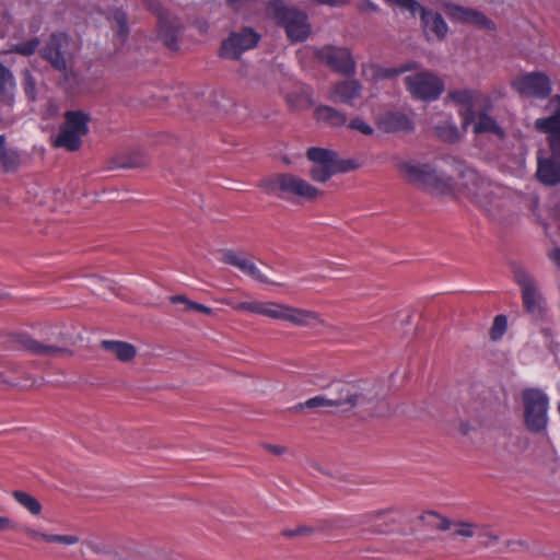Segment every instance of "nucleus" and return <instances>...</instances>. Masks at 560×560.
Returning <instances> with one entry per match:
<instances>
[{
	"label": "nucleus",
	"instance_id": "28",
	"mask_svg": "<svg viewBox=\"0 0 560 560\" xmlns=\"http://www.w3.org/2000/svg\"><path fill=\"white\" fill-rule=\"evenodd\" d=\"M102 347L122 362L132 360L137 353L132 345L124 341L105 340L102 342Z\"/></svg>",
	"mask_w": 560,
	"mask_h": 560
},
{
	"label": "nucleus",
	"instance_id": "54",
	"mask_svg": "<svg viewBox=\"0 0 560 560\" xmlns=\"http://www.w3.org/2000/svg\"><path fill=\"white\" fill-rule=\"evenodd\" d=\"M171 302L174 304L183 303L187 310V302H190V300H188L185 295H174L171 298Z\"/></svg>",
	"mask_w": 560,
	"mask_h": 560
},
{
	"label": "nucleus",
	"instance_id": "7",
	"mask_svg": "<svg viewBox=\"0 0 560 560\" xmlns=\"http://www.w3.org/2000/svg\"><path fill=\"white\" fill-rule=\"evenodd\" d=\"M521 398L526 428L535 433L545 431L549 420L548 395L541 388L528 387L522 390Z\"/></svg>",
	"mask_w": 560,
	"mask_h": 560
},
{
	"label": "nucleus",
	"instance_id": "26",
	"mask_svg": "<svg viewBox=\"0 0 560 560\" xmlns=\"http://www.w3.org/2000/svg\"><path fill=\"white\" fill-rule=\"evenodd\" d=\"M315 119L320 122L328 125L332 128H339L346 125L347 117L340 110L326 105H320L316 107L314 112Z\"/></svg>",
	"mask_w": 560,
	"mask_h": 560
},
{
	"label": "nucleus",
	"instance_id": "22",
	"mask_svg": "<svg viewBox=\"0 0 560 560\" xmlns=\"http://www.w3.org/2000/svg\"><path fill=\"white\" fill-rule=\"evenodd\" d=\"M361 91L362 86L357 80L341 81L331 88L330 98L353 105L354 101L360 97Z\"/></svg>",
	"mask_w": 560,
	"mask_h": 560
},
{
	"label": "nucleus",
	"instance_id": "27",
	"mask_svg": "<svg viewBox=\"0 0 560 560\" xmlns=\"http://www.w3.org/2000/svg\"><path fill=\"white\" fill-rule=\"evenodd\" d=\"M477 523L464 520H451L450 522V537L453 539H459L467 541L475 537Z\"/></svg>",
	"mask_w": 560,
	"mask_h": 560
},
{
	"label": "nucleus",
	"instance_id": "32",
	"mask_svg": "<svg viewBox=\"0 0 560 560\" xmlns=\"http://www.w3.org/2000/svg\"><path fill=\"white\" fill-rule=\"evenodd\" d=\"M475 537L486 548L495 546L500 540L499 533L489 524L477 523Z\"/></svg>",
	"mask_w": 560,
	"mask_h": 560
},
{
	"label": "nucleus",
	"instance_id": "40",
	"mask_svg": "<svg viewBox=\"0 0 560 560\" xmlns=\"http://www.w3.org/2000/svg\"><path fill=\"white\" fill-rule=\"evenodd\" d=\"M38 45H39V40L37 38H34L28 42L14 45L10 51H14V52L23 55V56H31L35 52Z\"/></svg>",
	"mask_w": 560,
	"mask_h": 560
},
{
	"label": "nucleus",
	"instance_id": "5",
	"mask_svg": "<svg viewBox=\"0 0 560 560\" xmlns=\"http://www.w3.org/2000/svg\"><path fill=\"white\" fill-rule=\"evenodd\" d=\"M267 16L277 25L284 28L287 37L292 43L304 42L308 38L312 27L307 15L287 5L283 0H271L266 7Z\"/></svg>",
	"mask_w": 560,
	"mask_h": 560
},
{
	"label": "nucleus",
	"instance_id": "10",
	"mask_svg": "<svg viewBox=\"0 0 560 560\" xmlns=\"http://www.w3.org/2000/svg\"><path fill=\"white\" fill-rule=\"evenodd\" d=\"M313 54L319 62L342 75H353L357 61L347 47L326 45L313 48Z\"/></svg>",
	"mask_w": 560,
	"mask_h": 560
},
{
	"label": "nucleus",
	"instance_id": "53",
	"mask_svg": "<svg viewBox=\"0 0 560 560\" xmlns=\"http://www.w3.org/2000/svg\"><path fill=\"white\" fill-rule=\"evenodd\" d=\"M548 256L558 267H560V248L550 250Z\"/></svg>",
	"mask_w": 560,
	"mask_h": 560
},
{
	"label": "nucleus",
	"instance_id": "51",
	"mask_svg": "<svg viewBox=\"0 0 560 560\" xmlns=\"http://www.w3.org/2000/svg\"><path fill=\"white\" fill-rule=\"evenodd\" d=\"M264 447H265V450H267L268 452H270L275 455H282L287 452V448L281 445L265 444Z\"/></svg>",
	"mask_w": 560,
	"mask_h": 560
},
{
	"label": "nucleus",
	"instance_id": "17",
	"mask_svg": "<svg viewBox=\"0 0 560 560\" xmlns=\"http://www.w3.org/2000/svg\"><path fill=\"white\" fill-rule=\"evenodd\" d=\"M220 261L225 265L237 268L244 275L250 277L254 281L268 285H280V283L270 280L259 268L243 253L233 249H222L220 252Z\"/></svg>",
	"mask_w": 560,
	"mask_h": 560
},
{
	"label": "nucleus",
	"instance_id": "24",
	"mask_svg": "<svg viewBox=\"0 0 560 560\" xmlns=\"http://www.w3.org/2000/svg\"><path fill=\"white\" fill-rule=\"evenodd\" d=\"M20 345L28 352L43 357H56L67 352L62 347L39 342L28 336H21Z\"/></svg>",
	"mask_w": 560,
	"mask_h": 560
},
{
	"label": "nucleus",
	"instance_id": "6",
	"mask_svg": "<svg viewBox=\"0 0 560 560\" xmlns=\"http://www.w3.org/2000/svg\"><path fill=\"white\" fill-rule=\"evenodd\" d=\"M261 187L269 195L283 199L296 198L303 201H314L323 195L320 190L303 178L293 174H278L262 182Z\"/></svg>",
	"mask_w": 560,
	"mask_h": 560
},
{
	"label": "nucleus",
	"instance_id": "30",
	"mask_svg": "<svg viewBox=\"0 0 560 560\" xmlns=\"http://www.w3.org/2000/svg\"><path fill=\"white\" fill-rule=\"evenodd\" d=\"M148 162L149 158L142 150H132L127 152L126 155L117 156L114 161V166L118 168H133L144 166Z\"/></svg>",
	"mask_w": 560,
	"mask_h": 560
},
{
	"label": "nucleus",
	"instance_id": "11",
	"mask_svg": "<svg viewBox=\"0 0 560 560\" xmlns=\"http://www.w3.org/2000/svg\"><path fill=\"white\" fill-rule=\"evenodd\" d=\"M306 156L313 164L311 176L316 182L325 183L337 172L349 170L339 165L338 155L332 150L313 147L306 151Z\"/></svg>",
	"mask_w": 560,
	"mask_h": 560
},
{
	"label": "nucleus",
	"instance_id": "55",
	"mask_svg": "<svg viewBox=\"0 0 560 560\" xmlns=\"http://www.w3.org/2000/svg\"><path fill=\"white\" fill-rule=\"evenodd\" d=\"M3 147H4V139L2 136H0V159L3 155Z\"/></svg>",
	"mask_w": 560,
	"mask_h": 560
},
{
	"label": "nucleus",
	"instance_id": "21",
	"mask_svg": "<svg viewBox=\"0 0 560 560\" xmlns=\"http://www.w3.org/2000/svg\"><path fill=\"white\" fill-rule=\"evenodd\" d=\"M418 68L419 65L416 61L406 62L399 68H382L375 63H365L362 66V75L368 80L377 81L380 79L394 78Z\"/></svg>",
	"mask_w": 560,
	"mask_h": 560
},
{
	"label": "nucleus",
	"instance_id": "46",
	"mask_svg": "<svg viewBox=\"0 0 560 560\" xmlns=\"http://www.w3.org/2000/svg\"><path fill=\"white\" fill-rule=\"evenodd\" d=\"M147 8L155 13L158 18H161V14H170L166 10H164L161 3L158 0H144Z\"/></svg>",
	"mask_w": 560,
	"mask_h": 560
},
{
	"label": "nucleus",
	"instance_id": "12",
	"mask_svg": "<svg viewBox=\"0 0 560 560\" xmlns=\"http://www.w3.org/2000/svg\"><path fill=\"white\" fill-rule=\"evenodd\" d=\"M511 86L520 96L538 100L548 97L552 92L549 77L540 71L516 75L511 81Z\"/></svg>",
	"mask_w": 560,
	"mask_h": 560
},
{
	"label": "nucleus",
	"instance_id": "14",
	"mask_svg": "<svg viewBox=\"0 0 560 560\" xmlns=\"http://www.w3.org/2000/svg\"><path fill=\"white\" fill-rule=\"evenodd\" d=\"M259 40L260 35L252 28L233 32L222 42L220 57L231 60L240 59L243 52L255 48Z\"/></svg>",
	"mask_w": 560,
	"mask_h": 560
},
{
	"label": "nucleus",
	"instance_id": "3",
	"mask_svg": "<svg viewBox=\"0 0 560 560\" xmlns=\"http://www.w3.org/2000/svg\"><path fill=\"white\" fill-rule=\"evenodd\" d=\"M329 395L336 409L349 411L360 408L375 413L382 404L383 390L381 386L370 382H337L331 386Z\"/></svg>",
	"mask_w": 560,
	"mask_h": 560
},
{
	"label": "nucleus",
	"instance_id": "20",
	"mask_svg": "<svg viewBox=\"0 0 560 560\" xmlns=\"http://www.w3.org/2000/svg\"><path fill=\"white\" fill-rule=\"evenodd\" d=\"M375 124L384 132L411 131L413 129V122L409 116L399 110H387L378 115Z\"/></svg>",
	"mask_w": 560,
	"mask_h": 560
},
{
	"label": "nucleus",
	"instance_id": "33",
	"mask_svg": "<svg viewBox=\"0 0 560 560\" xmlns=\"http://www.w3.org/2000/svg\"><path fill=\"white\" fill-rule=\"evenodd\" d=\"M15 501L26 509L32 515H39L42 513L40 502L27 492L15 490L12 492Z\"/></svg>",
	"mask_w": 560,
	"mask_h": 560
},
{
	"label": "nucleus",
	"instance_id": "29",
	"mask_svg": "<svg viewBox=\"0 0 560 560\" xmlns=\"http://www.w3.org/2000/svg\"><path fill=\"white\" fill-rule=\"evenodd\" d=\"M15 83L11 71L0 63V102L10 105L14 97Z\"/></svg>",
	"mask_w": 560,
	"mask_h": 560
},
{
	"label": "nucleus",
	"instance_id": "38",
	"mask_svg": "<svg viewBox=\"0 0 560 560\" xmlns=\"http://www.w3.org/2000/svg\"><path fill=\"white\" fill-rule=\"evenodd\" d=\"M21 529L28 538L35 541H45L50 544L51 534L44 533L39 528L30 525H24Z\"/></svg>",
	"mask_w": 560,
	"mask_h": 560
},
{
	"label": "nucleus",
	"instance_id": "36",
	"mask_svg": "<svg viewBox=\"0 0 560 560\" xmlns=\"http://www.w3.org/2000/svg\"><path fill=\"white\" fill-rule=\"evenodd\" d=\"M435 130L441 139L448 142H454L460 137L459 130L452 121H445L443 125L436 126Z\"/></svg>",
	"mask_w": 560,
	"mask_h": 560
},
{
	"label": "nucleus",
	"instance_id": "9",
	"mask_svg": "<svg viewBox=\"0 0 560 560\" xmlns=\"http://www.w3.org/2000/svg\"><path fill=\"white\" fill-rule=\"evenodd\" d=\"M405 85L415 98L421 101H434L444 91L443 81L430 70H420L405 77Z\"/></svg>",
	"mask_w": 560,
	"mask_h": 560
},
{
	"label": "nucleus",
	"instance_id": "49",
	"mask_svg": "<svg viewBox=\"0 0 560 560\" xmlns=\"http://www.w3.org/2000/svg\"><path fill=\"white\" fill-rule=\"evenodd\" d=\"M16 524L8 516L0 515V532L14 529Z\"/></svg>",
	"mask_w": 560,
	"mask_h": 560
},
{
	"label": "nucleus",
	"instance_id": "44",
	"mask_svg": "<svg viewBox=\"0 0 560 560\" xmlns=\"http://www.w3.org/2000/svg\"><path fill=\"white\" fill-rule=\"evenodd\" d=\"M488 413L486 406L480 401H476V427H479L487 421L489 416Z\"/></svg>",
	"mask_w": 560,
	"mask_h": 560
},
{
	"label": "nucleus",
	"instance_id": "42",
	"mask_svg": "<svg viewBox=\"0 0 560 560\" xmlns=\"http://www.w3.org/2000/svg\"><path fill=\"white\" fill-rule=\"evenodd\" d=\"M85 546L95 553H107L109 552V547L106 542L101 539L90 538L84 541Z\"/></svg>",
	"mask_w": 560,
	"mask_h": 560
},
{
	"label": "nucleus",
	"instance_id": "8",
	"mask_svg": "<svg viewBox=\"0 0 560 560\" xmlns=\"http://www.w3.org/2000/svg\"><path fill=\"white\" fill-rule=\"evenodd\" d=\"M90 117L81 110L67 112L65 122L54 140L57 148L77 151L82 144V138L89 132Z\"/></svg>",
	"mask_w": 560,
	"mask_h": 560
},
{
	"label": "nucleus",
	"instance_id": "13",
	"mask_svg": "<svg viewBox=\"0 0 560 560\" xmlns=\"http://www.w3.org/2000/svg\"><path fill=\"white\" fill-rule=\"evenodd\" d=\"M453 23L470 24L478 28L494 31V23L481 11L474 8L456 4L452 1L442 0L436 3Z\"/></svg>",
	"mask_w": 560,
	"mask_h": 560
},
{
	"label": "nucleus",
	"instance_id": "43",
	"mask_svg": "<svg viewBox=\"0 0 560 560\" xmlns=\"http://www.w3.org/2000/svg\"><path fill=\"white\" fill-rule=\"evenodd\" d=\"M114 20L119 27V35L125 37L128 33L127 15L121 10H116L114 13Z\"/></svg>",
	"mask_w": 560,
	"mask_h": 560
},
{
	"label": "nucleus",
	"instance_id": "16",
	"mask_svg": "<svg viewBox=\"0 0 560 560\" xmlns=\"http://www.w3.org/2000/svg\"><path fill=\"white\" fill-rule=\"evenodd\" d=\"M448 98L460 108L462 124L466 128L471 119H476V106L488 102V98L477 90L459 89L448 92Z\"/></svg>",
	"mask_w": 560,
	"mask_h": 560
},
{
	"label": "nucleus",
	"instance_id": "2",
	"mask_svg": "<svg viewBox=\"0 0 560 560\" xmlns=\"http://www.w3.org/2000/svg\"><path fill=\"white\" fill-rule=\"evenodd\" d=\"M220 303L229 305L235 311L248 312L273 320L287 322L298 327L314 328L325 325L324 319L317 312L277 301L235 302L232 299H221Z\"/></svg>",
	"mask_w": 560,
	"mask_h": 560
},
{
	"label": "nucleus",
	"instance_id": "48",
	"mask_svg": "<svg viewBox=\"0 0 560 560\" xmlns=\"http://www.w3.org/2000/svg\"><path fill=\"white\" fill-rule=\"evenodd\" d=\"M312 529L306 526H298L295 529L284 530L283 535L287 537H294L301 535H308Z\"/></svg>",
	"mask_w": 560,
	"mask_h": 560
},
{
	"label": "nucleus",
	"instance_id": "23",
	"mask_svg": "<svg viewBox=\"0 0 560 560\" xmlns=\"http://www.w3.org/2000/svg\"><path fill=\"white\" fill-rule=\"evenodd\" d=\"M179 32V22L173 14H161L158 22V34L164 44L171 48H176L177 34Z\"/></svg>",
	"mask_w": 560,
	"mask_h": 560
},
{
	"label": "nucleus",
	"instance_id": "50",
	"mask_svg": "<svg viewBox=\"0 0 560 560\" xmlns=\"http://www.w3.org/2000/svg\"><path fill=\"white\" fill-rule=\"evenodd\" d=\"M358 9L361 12H374L377 10V7L371 0H361L358 3Z\"/></svg>",
	"mask_w": 560,
	"mask_h": 560
},
{
	"label": "nucleus",
	"instance_id": "37",
	"mask_svg": "<svg viewBox=\"0 0 560 560\" xmlns=\"http://www.w3.org/2000/svg\"><path fill=\"white\" fill-rule=\"evenodd\" d=\"M508 320L504 315H498L493 319L492 327L490 329V338L492 340L500 339L506 331Z\"/></svg>",
	"mask_w": 560,
	"mask_h": 560
},
{
	"label": "nucleus",
	"instance_id": "45",
	"mask_svg": "<svg viewBox=\"0 0 560 560\" xmlns=\"http://www.w3.org/2000/svg\"><path fill=\"white\" fill-rule=\"evenodd\" d=\"M35 80L28 72L24 74V90L30 100H35Z\"/></svg>",
	"mask_w": 560,
	"mask_h": 560
},
{
	"label": "nucleus",
	"instance_id": "34",
	"mask_svg": "<svg viewBox=\"0 0 560 560\" xmlns=\"http://www.w3.org/2000/svg\"><path fill=\"white\" fill-rule=\"evenodd\" d=\"M304 408H310V409H331V408H335L336 409V406H335V402H334V399H331L329 393L326 394V395H318V396H314L312 398H308L307 400H305L304 402H301L299 405H296L294 407V409L296 411H300Z\"/></svg>",
	"mask_w": 560,
	"mask_h": 560
},
{
	"label": "nucleus",
	"instance_id": "25",
	"mask_svg": "<svg viewBox=\"0 0 560 560\" xmlns=\"http://www.w3.org/2000/svg\"><path fill=\"white\" fill-rule=\"evenodd\" d=\"M472 131L475 133H493L499 138L504 137V132L495 119L486 112H476V119H471Z\"/></svg>",
	"mask_w": 560,
	"mask_h": 560
},
{
	"label": "nucleus",
	"instance_id": "41",
	"mask_svg": "<svg viewBox=\"0 0 560 560\" xmlns=\"http://www.w3.org/2000/svg\"><path fill=\"white\" fill-rule=\"evenodd\" d=\"M80 542V537L74 534L70 535H54L51 534L50 544H61L65 546H72Z\"/></svg>",
	"mask_w": 560,
	"mask_h": 560
},
{
	"label": "nucleus",
	"instance_id": "18",
	"mask_svg": "<svg viewBox=\"0 0 560 560\" xmlns=\"http://www.w3.org/2000/svg\"><path fill=\"white\" fill-rule=\"evenodd\" d=\"M515 280L522 289L526 310L532 314H540L545 307V299L536 280L527 271L521 269L515 272Z\"/></svg>",
	"mask_w": 560,
	"mask_h": 560
},
{
	"label": "nucleus",
	"instance_id": "52",
	"mask_svg": "<svg viewBox=\"0 0 560 560\" xmlns=\"http://www.w3.org/2000/svg\"><path fill=\"white\" fill-rule=\"evenodd\" d=\"M323 4H328L330 7H343L348 3V0H318Z\"/></svg>",
	"mask_w": 560,
	"mask_h": 560
},
{
	"label": "nucleus",
	"instance_id": "56",
	"mask_svg": "<svg viewBox=\"0 0 560 560\" xmlns=\"http://www.w3.org/2000/svg\"><path fill=\"white\" fill-rule=\"evenodd\" d=\"M386 513V511H378L376 513L373 514V516L375 517H381L382 515H384Z\"/></svg>",
	"mask_w": 560,
	"mask_h": 560
},
{
	"label": "nucleus",
	"instance_id": "31",
	"mask_svg": "<svg viewBox=\"0 0 560 560\" xmlns=\"http://www.w3.org/2000/svg\"><path fill=\"white\" fill-rule=\"evenodd\" d=\"M422 526L430 530L447 532L451 520L434 512L425 511L419 516Z\"/></svg>",
	"mask_w": 560,
	"mask_h": 560
},
{
	"label": "nucleus",
	"instance_id": "39",
	"mask_svg": "<svg viewBox=\"0 0 560 560\" xmlns=\"http://www.w3.org/2000/svg\"><path fill=\"white\" fill-rule=\"evenodd\" d=\"M348 128L355 130L364 136H372L374 133L373 127L361 117H354L351 119Z\"/></svg>",
	"mask_w": 560,
	"mask_h": 560
},
{
	"label": "nucleus",
	"instance_id": "1",
	"mask_svg": "<svg viewBox=\"0 0 560 560\" xmlns=\"http://www.w3.org/2000/svg\"><path fill=\"white\" fill-rule=\"evenodd\" d=\"M547 109L551 115L536 119L535 128L548 135L551 154L544 158L542 152H538L536 177L540 183L553 186L560 183V95L549 100Z\"/></svg>",
	"mask_w": 560,
	"mask_h": 560
},
{
	"label": "nucleus",
	"instance_id": "4",
	"mask_svg": "<svg viewBox=\"0 0 560 560\" xmlns=\"http://www.w3.org/2000/svg\"><path fill=\"white\" fill-rule=\"evenodd\" d=\"M397 170L406 182L425 189L432 195H446L453 188L452 177L438 173L429 164L400 161L397 163Z\"/></svg>",
	"mask_w": 560,
	"mask_h": 560
},
{
	"label": "nucleus",
	"instance_id": "15",
	"mask_svg": "<svg viewBox=\"0 0 560 560\" xmlns=\"http://www.w3.org/2000/svg\"><path fill=\"white\" fill-rule=\"evenodd\" d=\"M71 39L65 34H54L43 49V56L51 66L67 75L71 59Z\"/></svg>",
	"mask_w": 560,
	"mask_h": 560
},
{
	"label": "nucleus",
	"instance_id": "35",
	"mask_svg": "<svg viewBox=\"0 0 560 560\" xmlns=\"http://www.w3.org/2000/svg\"><path fill=\"white\" fill-rule=\"evenodd\" d=\"M287 100L289 105L294 109H306L313 105L312 96L306 90L289 94Z\"/></svg>",
	"mask_w": 560,
	"mask_h": 560
},
{
	"label": "nucleus",
	"instance_id": "47",
	"mask_svg": "<svg viewBox=\"0 0 560 560\" xmlns=\"http://www.w3.org/2000/svg\"><path fill=\"white\" fill-rule=\"evenodd\" d=\"M187 310L200 312L206 315H212V313H213L212 308H210L203 304L194 302V301L187 302Z\"/></svg>",
	"mask_w": 560,
	"mask_h": 560
},
{
	"label": "nucleus",
	"instance_id": "19",
	"mask_svg": "<svg viewBox=\"0 0 560 560\" xmlns=\"http://www.w3.org/2000/svg\"><path fill=\"white\" fill-rule=\"evenodd\" d=\"M467 194L471 197L476 202L479 203L480 207L488 209L489 206L493 202V198L499 196L501 192V188L488 179L479 176L476 173H470L468 175Z\"/></svg>",
	"mask_w": 560,
	"mask_h": 560
}]
</instances>
